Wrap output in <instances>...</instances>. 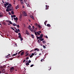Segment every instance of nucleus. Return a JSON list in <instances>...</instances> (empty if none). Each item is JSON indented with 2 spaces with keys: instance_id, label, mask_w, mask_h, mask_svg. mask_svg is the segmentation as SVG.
I'll use <instances>...</instances> for the list:
<instances>
[{
  "instance_id": "nucleus-54",
  "label": "nucleus",
  "mask_w": 74,
  "mask_h": 74,
  "mask_svg": "<svg viewBox=\"0 0 74 74\" xmlns=\"http://www.w3.org/2000/svg\"><path fill=\"white\" fill-rule=\"evenodd\" d=\"M22 8H25V7H24V5H22Z\"/></svg>"
},
{
  "instance_id": "nucleus-31",
  "label": "nucleus",
  "mask_w": 74,
  "mask_h": 74,
  "mask_svg": "<svg viewBox=\"0 0 74 74\" xmlns=\"http://www.w3.org/2000/svg\"><path fill=\"white\" fill-rule=\"evenodd\" d=\"M16 27H17L18 28H19L20 26L19 25H16Z\"/></svg>"
},
{
  "instance_id": "nucleus-58",
  "label": "nucleus",
  "mask_w": 74,
  "mask_h": 74,
  "mask_svg": "<svg viewBox=\"0 0 74 74\" xmlns=\"http://www.w3.org/2000/svg\"><path fill=\"white\" fill-rule=\"evenodd\" d=\"M25 60L24 59V60H23V62H25Z\"/></svg>"
},
{
  "instance_id": "nucleus-34",
  "label": "nucleus",
  "mask_w": 74,
  "mask_h": 74,
  "mask_svg": "<svg viewBox=\"0 0 74 74\" xmlns=\"http://www.w3.org/2000/svg\"><path fill=\"white\" fill-rule=\"evenodd\" d=\"M4 5L5 7L6 8L7 7H7V5L6 4H4Z\"/></svg>"
},
{
  "instance_id": "nucleus-28",
  "label": "nucleus",
  "mask_w": 74,
  "mask_h": 74,
  "mask_svg": "<svg viewBox=\"0 0 74 74\" xmlns=\"http://www.w3.org/2000/svg\"><path fill=\"white\" fill-rule=\"evenodd\" d=\"M16 31H18L19 32H20V31L19 30V29H16Z\"/></svg>"
},
{
  "instance_id": "nucleus-56",
  "label": "nucleus",
  "mask_w": 74,
  "mask_h": 74,
  "mask_svg": "<svg viewBox=\"0 0 74 74\" xmlns=\"http://www.w3.org/2000/svg\"><path fill=\"white\" fill-rule=\"evenodd\" d=\"M38 32L39 33H41V31H38Z\"/></svg>"
},
{
  "instance_id": "nucleus-43",
  "label": "nucleus",
  "mask_w": 74,
  "mask_h": 74,
  "mask_svg": "<svg viewBox=\"0 0 74 74\" xmlns=\"http://www.w3.org/2000/svg\"><path fill=\"white\" fill-rule=\"evenodd\" d=\"M15 32L17 33H18V31H15Z\"/></svg>"
},
{
  "instance_id": "nucleus-53",
  "label": "nucleus",
  "mask_w": 74,
  "mask_h": 74,
  "mask_svg": "<svg viewBox=\"0 0 74 74\" xmlns=\"http://www.w3.org/2000/svg\"><path fill=\"white\" fill-rule=\"evenodd\" d=\"M0 14H1V15H3V14L2 12H1L0 13Z\"/></svg>"
},
{
  "instance_id": "nucleus-9",
  "label": "nucleus",
  "mask_w": 74,
  "mask_h": 74,
  "mask_svg": "<svg viewBox=\"0 0 74 74\" xmlns=\"http://www.w3.org/2000/svg\"><path fill=\"white\" fill-rule=\"evenodd\" d=\"M24 51L22 52L21 53V54H20V55H21V56H22V55H23V54H24Z\"/></svg>"
},
{
  "instance_id": "nucleus-51",
  "label": "nucleus",
  "mask_w": 74,
  "mask_h": 74,
  "mask_svg": "<svg viewBox=\"0 0 74 74\" xmlns=\"http://www.w3.org/2000/svg\"><path fill=\"white\" fill-rule=\"evenodd\" d=\"M13 17H15L16 16L15 15H13Z\"/></svg>"
},
{
  "instance_id": "nucleus-52",
  "label": "nucleus",
  "mask_w": 74,
  "mask_h": 74,
  "mask_svg": "<svg viewBox=\"0 0 74 74\" xmlns=\"http://www.w3.org/2000/svg\"><path fill=\"white\" fill-rule=\"evenodd\" d=\"M6 57L7 58H9V56H6Z\"/></svg>"
},
{
  "instance_id": "nucleus-16",
  "label": "nucleus",
  "mask_w": 74,
  "mask_h": 74,
  "mask_svg": "<svg viewBox=\"0 0 74 74\" xmlns=\"http://www.w3.org/2000/svg\"><path fill=\"white\" fill-rule=\"evenodd\" d=\"M44 40V38L40 39V41H43Z\"/></svg>"
},
{
  "instance_id": "nucleus-17",
  "label": "nucleus",
  "mask_w": 74,
  "mask_h": 74,
  "mask_svg": "<svg viewBox=\"0 0 74 74\" xmlns=\"http://www.w3.org/2000/svg\"><path fill=\"white\" fill-rule=\"evenodd\" d=\"M35 34L36 35H37V36H38V34H37V32H34Z\"/></svg>"
},
{
  "instance_id": "nucleus-38",
  "label": "nucleus",
  "mask_w": 74,
  "mask_h": 74,
  "mask_svg": "<svg viewBox=\"0 0 74 74\" xmlns=\"http://www.w3.org/2000/svg\"><path fill=\"white\" fill-rule=\"evenodd\" d=\"M39 38L40 39H41L42 38V37L41 36H40L39 37Z\"/></svg>"
},
{
  "instance_id": "nucleus-47",
  "label": "nucleus",
  "mask_w": 74,
  "mask_h": 74,
  "mask_svg": "<svg viewBox=\"0 0 74 74\" xmlns=\"http://www.w3.org/2000/svg\"><path fill=\"white\" fill-rule=\"evenodd\" d=\"M34 28H35L34 26H32V29H34Z\"/></svg>"
},
{
  "instance_id": "nucleus-3",
  "label": "nucleus",
  "mask_w": 74,
  "mask_h": 74,
  "mask_svg": "<svg viewBox=\"0 0 74 74\" xmlns=\"http://www.w3.org/2000/svg\"><path fill=\"white\" fill-rule=\"evenodd\" d=\"M14 70V67H12L11 68H10V72L11 73H12V72H13V71Z\"/></svg>"
},
{
  "instance_id": "nucleus-62",
  "label": "nucleus",
  "mask_w": 74,
  "mask_h": 74,
  "mask_svg": "<svg viewBox=\"0 0 74 74\" xmlns=\"http://www.w3.org/2000/svg\"><path fill=\"white\" fill-rule=\"evenodd\" d=\"M44 24L46 26V23L45 22H44Z\"/></svg>"
},
{
  "instance_id": "nucleus-64",
  "label": "nucleus",
  "mask_w": 74,
  "mask_h": 74,
  "mask_svg": "<svg viewBox=\"0 0 74 74\" xmlns=\"http://www.w3.org/2000/svg\"><path fill=\"white\" fill-rule=\"evenodd\" d=\"M13 1H14V3H15L16 1H15V0H13Z\"/></svg>"
},
{
  "instance_id": "nucleus-61",
  "label": "nucleus",
  "mask_w": 74,
  "mask_h": 74,
  "mask_svg": "<svg viewBox=\"0 0 74 74\" xmlns=\"http://www.w3.org/2000/svg\"><path fill=\"white\" fill-rule=\"evenodd\" d=\"M13 59V58H11L10 59V60H12Z\"/></svg>"
},
{
  "instance_id": "nucleus-39",
  "label": "nucleus",
  "mask_w": 74,
  "mask_h": 74,
  "mask_svg": "<svg viewBox=\"0 0 74 74\" xmlns=\"http://www.w3.org/2000/svg\"><path fill=\"white\" fill-rule=\"evenodd\" d=\"M34 66V64H32L30 66V67H32L33 66Z\"/></svg>"
},
{
  "instance_id": "nucleus-59",
  "label": "nucleus",
  "mask_w": 74,
  "mask_h": 74,
  "mask_svg": "<svg viewBox=\"0 0 74 74\" xmlns=\"http://www.w3.org/2000/svg\"><path fill=\"white\" fill-rule=\"evenodd\" d=\"M11 17H12V18L13 17H14L12 15L11 16Z\"/></svg>"
},
{
  "instance_id": "nucleus-42",
  "label": "nucleus",
  "mask_w": 74,
  "mask_h": 74,
  "mask_svg": "<svg viewBox=\"0 0 74 74\" xmlns=\"http://www.w3.org/2000/svg\"><path fill=\"white\" fill-rule=\"evenodd\" d=\"M29 57H30V58H32L33 57V56H32V55L31 56H29Z\"/></svg>"
},
{
  "instance_id": "nucleus-26",
  "label": "nucleus",
  "mask_w": 74,
  "mask_h": 74,
  "mask_svg": "<svg viewBox=\"0 0 74 74\" xmlns=\"http://www.w3.org/2000/svg\"><path fill=\"white\" fill-rule=\"evenodd\" d=\"M29 59V57H27L25 59L26 60H27L28 59Z\"/></svg>"
},
{
  "instance_id": "nucleus-50",
  "label": "nucleus",
  "mask_w": 74,
  "mask_h": 74,
  "mask_svg": "<svg viewBox=\"0 0 74 74\" xmlns=\"http://www.w3.org/2000/svg\"><path fill=\"white\" fill-rule=\"evenodd\" d=\"M3 15L0 14V17H3Z\"/></svg>"
},
{
  "instance_id": "nucleus-32",
  "label": "nucleus",
  "mask_w": 74,
  "mask_h": 74,
  "mask_svg": "<svg viewBox=\"0 0 74 74\" xmlns=\"http://www.w3.org/2000/svg\"><path fill=\"white\" fill-rule=\"evenodd\" d=\"M3 24L5 25H6V24L5 22H4L3 23Z\"/></svg>"
},
{
  "instance_id": "nucleus-48",
  "label": "nucleus",
  "mask_w": 74,
  "mask_h": 74,
  "mask_svg": "<svg viewBox=\"0 0 74 74\" xmlns=\"http://www.w3.org/2000/svg\"><path fill=\"white\" fill-rule=\"evenodd\" d=\"M8 14H9V15H11V13L10 12H9L8 13Z\"/></svg>"
},
{
  "instance_id": "nucleus-4",
  "label": "nucleus",
  "mask_w": 74,
  "mask_h": 74,
  "mask_svg": "<svg viewBox=\"0 0 74 74\" xmlns=\"http://www.w3.org/2000/svg\"><path fill=\"white\" fill-rule=\"evenodd\" d=\"M23 15H24V16H27V14L25 12H24Z\"/></svg>"
},
{
  "instance_id": "nucleus-63",
  "label": "nucleus",
  "mask_w": 74,
  "mask_h": 74,
  "mask_svg": "<svg viewBox=\"0 0 74 74\" xmlns=\"http://www.w3.org/2000/svg\"><path fill=\"white\" fill-rule=\"evenodd\" d=\"M29 28H30V27H31V25H29Z\"/></svg>"
},
{
  "instance_id": "nucleus-20",
  "label": "nucleus",
  "mask_w": 74,
  "mask_h": 74,
  "mask_svg": "<svg viewBox=\"0 0 74 74\" xmlns=\"http://www.w3.org/2000/svg\"><path fill=\"white\" fill-rule=\"evenodd\" d=\"M47 27H51V25H50L49 24H48L47 25Z\"/></svg>"
},
{
  "instance_id": "nucleus-2",
  "label": "nucleus",
  "mask_w": 74,
  "mask_h": 74,
  "mask_svg": "<svg viewBox=\"0 0 74 74\" xmlns=\"http://www.w3.org/2000/svg\"><path fill=\"white\" fill-rule=\"evenodd\" d=\"M18 35L19 36H18V38H20V40L21 41H22V40H23V38H22L21 34L20 33H19L18 34Z\"/></svg>"
},
{
  "instance_id": "nucleus-21",
  "label": "nucleus",
  "mask_w": 74,
  "mask_h": 74,
  "mask_svg": "<svg viewBox=\"0 0 74 74\" xmlns=\"http://www.w3.org/2000/svg\"><path fill=\"white\" fill-rule=\"evenodd\" d=\"M26 66H28L29 65V63L28 62H27L26 63Z\"/></svg>"
},
{
  "instance_id": "nucleus-8",
  "label": "nucleus",
  "mask_w": 74,
  "mask_h": 74,
  "mask_svg": "<svg viewBox=\"0 0 74 74\" xmlns=\"http://www.w3.org/2000/svg\"><path fill=\"white\" fill-rule=\"evenodd\" d=\"M26 55L25 56H28L29 55V53H28L27 51L26 52Z\"/></svg>"
},
{
  "instance_id": "nucleus-15",
  "label": "nucleus",
  "mask_w": 74,
  "mask_h": 74,
  "mask_svg": "<svg viewBox=\"0 0 74 74\" xmlns=\"http://www.w3.org/2000/svg\"><path fill=\"white\" fill-rule=\"evenodd\" d=\"M18 54V53L17 52H16V53H15L13 55H12V56H16V55H17Z\"/></svg>"
},
{
  "instance_id": "nucleus-19",
  "label": "nucleus",
  "mask_w": 74,
  "mask_h": 74,
  "mask_svg": "<svg viewBox=\"0 0 74 74\" xmlns=\"http://www.w3.org/2000/svg\"><path fill=\"white\" fill-rule=\"evenodd\" d=\"M31 36H32V38L33 39H34V36L33 35V34H31Z\"/></svg>"
},
{
  "instance_id": "nucleus-6",
  "label": "nucleus",
  "mask_w": 74,
  "mask_h": 74,
  "mask_svg": "<svg viewBox=\"0 0 74 74\" xmlns=\"http://www.w3.org/2000/svg\"><path fill=\"white\" fill-rule=\"evenodd\" d=\"M22 14L20 15V16L19 17L20 21H22Z\"/></svg>"
},
{
  "instance_id": "nucleus-18",
  "label": "nucleus",
  "mask_w": 74,
  "mask_h": 74,
  "mask_svg": "<svg viewBox=\"0 0 74 74\" xmlns=\"http://www.w3.org/2000/svg\"><path fill=\"white\" fill-rule=\"evenodd\" d=\"M12 25L14 26H16L17 25L15 24V23H13L12 24Z\"/></svg>"
},
{
  "instance_id": "nucleus-1",
  "label": "nucleus",
  "mask_w": 74,
  "mask_h": 74,
  "mask_svg": "<svg viewBox=\"0 0 74 74\" xmlns=\"http://www.w3.org/2000/svg\"><path fill=\"white\" fill-rule=\"evenodd\" d=\"M13 10V7H11V8H9V9H6V11L7 12H9V11H10H10H11V10L12 11Z\"/></svg>"
},
{
  "instance_id": "nucleus-24",
  "label": "nucleus",
  "mask_w": 74,
  "mask_h": 74,
  "mask_svg": "<svg viewBox=\"0 0 74 74\" xmlns=\"http://www.w3.org/2000/svg\"><path fill=\"white\" fill-rule=\"evenodd\" d=\"M42 42H43V43H44V44L46 43V42L45 40H44V41H42Z\"/></svg>"
},
{
  "instance_id": "nucleus-37",
  "label": "nucleus",
  "mask_w": 74,
  "mask_h": 74,
  "mask_svg": "<svg viewBox=\"0 0 74 74\" xmlns=\"http://www.w3.org/2000/svg\"><path fill=\"white\" fill-rule=\"evenodd\" d=\"M45 9H46V10H47V5H46Z\"/></svg>"
},
{
  "instance_id": "nucleus-57",
  "label": "nucleus",
  "mask_w": 74,
  "mask_h": 74,
  "mask_svg": "<svg viewBox=\"0 0 74 74\" xmlns=\"http://www.w3.org/2000/svg\"><path fill=\"white\" fill-rule=\"evenodd\" d=\"M43 60H44L43 59H42V60H41V62H43Z\"/></svg>"
},
{
  "instance_id": "nucleus-36",
  "label": "nucleus",
  "mask_w": 74,
  "mask_h": 74,
  "mask_svg": "<svg viewBox=\"0 0 74 74\" xmlns=\"http://www.w3.org/2000/svg\"><path fill=\"white\" fill-rule=\"evenodd\" d=\"M5 69H3V70H2V71L4 72H5Z\"/></svg>"
},
{
  "instance_id": "nucleus-29",
  "label": "nucleus",
  "mask_w": 74,
  "mask_h": 74,
  "mask_svg": "<svg viewBox=\"0 0 74 74\" xmlns=\"http://www.w3.org/2000/svg\"><path fill=\"white\" fill-rule=\"evenodd\" d=\"M40 36L42 38L43 37V34H40Z\"/></svg>"
},
{
  "instance_id": "nucleus-14",
  "label": "nucleus",
  "mask_w": 74,
  "mask_h": 74,
  "mask_svg": "<svg viewBox=\"0 0 74 74\" xmlns=\"http://www.w3.org/2000/svg\"><path fill=\"white\" fill-rule=\"evenodd\" d=\"M18 8H19V6H18V5H17V6H16V10H17V9H18Z\"/></svg>"
},
{
  "instance_id": "nucleus-35",
  "label": "nucleus",
  "mask_w": 74,
  "mask_h": 74,
  "mask_svg": "<svg viewBox=\"0 0 74 74\" xmlns=\"http://www.w3.org/2000/svg\"><path fill=\"white\" fill-rule=\"evenodd\" d=\"M27 7H29V4H27Z\"/></svg>"
},
{
  "instance_id": "nucleus-44",
  "label": "nucleus",
  "mask_w": 74,
  "mask_h": 74,
  "mask_svg": "<svg viewBox=\"0 0 74 74\" xmlns=\"http://www.w3.org/2000/svg\"><path fill=\"white\" fill-rule=\"evenodd\" d=\"M9 6H10V7H12V5L11 4H9Z\"/></svg>"
},
{
  "instance_id": "nucleus-7",
  "label": "nucleus",
  "mask_w": 74,
  "mask_h": 74,
  "mask_svg": "<svg viewBox=\"0 0 74 74\" xmlns=\"http://www.w3.org/2000/svg\"><path fill=\"white\" fill-rule=\"evenodd\" d=\"M34 51H36L37 50V51H39V49H38L37 48H36V49H34Z\"/></svg>"
},
{
  "instance_id": "nucleus-45",
  "label": "nucleus",
  "mask_w": 74,
  "mask_h": 74,
  "mask_svg": "<svg viewBox=\"0 0 74 74\" xmlns=\"http://www.w3.org/2000/svg\"><path fill=\"white\" fill-rule=\"evenodd\" d=\"M43 48H44V49L46 48V47H45V46L44 45H43Z\"/></svg>"
},
{
  "instance_id": "nucleus-40",
  "label": "nucleus",
  "mask_w": 74,
  "mask_h": 74,
  "mask_svg": "<svg viewBox=\"0 0 74 74\" xmlns=\"http://www.w3.org/2000/svg\"><path fill=\"white\" fill-rule=\"evenodd\" d=\"M35 55V54L34 53H32V56H34Z\"/></svg>"
},
{
  "instance_id": "nucleus-11",
  "label": "nucleus",
  "mask_w": 74,
  "mask_h": 74,
  "mask_svg": "<svg viewBox=\"0 0 74 74\" xmlns=\"http://www.w3.org/2000/svg\"><path fill=\"white\" fill-rule=\"evenodd\" d=\"M30 18H32V19L33 20H34V18L33 16H30Z\"/></svg>"
},
{
  "instance_id": "nucleus-41",
  "label": "nucleus",
  "mask_w": 74,
  "mask_h": 74,
  "mask_svg": "<svg viewBox=\"0 0 74 74\" xmlns=\"http://www.w3.org/2000/svg\"><path fill=\"white\" fill-rule=\"evenodd\" d=\"M34 25L36 26H37L38 25V24L37 23H36L35 24H34Z\"/></svg>"
},
{
  "instance_id": "nucleus-27",
  "label": "nucleus",
  "mask_w": 74,
  "mask_h": 74,
  "mask_svg": "<svg viewBox=\"0 0 74 74\" xmlns=\"http://www.w3.org/2000/svg\"><path fill=\"white\" fill-rule=\"evenodd\" d=\"M5 4L6 5H8L9 4V2Z\"/></svg>"
},
{
  "instance_id": "nucleus-49",
  "label": "nucleus",
  "mask_w": 74,
  "mask_h": 74,
  "mask_svg": "<svg viewBox=\"0 0 74 74\" xmlns=\"http://www.w3.org/2000/svg\"><path fill=\"white\" fill-rule=\"evenodd\" d=\"M31 60H29V61H28V63H31Z\"/></svg>"
},
{
  "instance_id": "nucleus-60",
  "label": "nucleus",
  "mask_w": 74,
  "mask_h": 74,
  "mask_svg": "<svg viewBox=\"0 0 74 74\" xmlns=\"http://www.w3.org/2000/svg\"><path fill=\"white\" fill-rule=\"evenodd\" d=\"M34 51V49H32L31 51H30V52H31L32 51Z\"/></svg>"
},
{
  "instance_id": "nucleus-46",
  "label": "nucleus",
  "mask_w": 74,
  "mask_h": 74,
  "mask_svg": "<svg viewBox=\"0 0 74 74\" xmlns=\"http://www.w3.org/2000/svg\"><path fill=\"white\" fill-rule=\"evenodd\" d=\"M38 42H39V43H40V40H38Z\"/></svg>"
},
{
  "instance_id": "nucleus-25",
  "label": "nucleus",
  "mask_w": 74,
  "mask_h": 74,
  "mask_svg": "<svg viewBox=\"0 0 74 74\" xmlns=\"http://www.w3.org/2000/svg\"><path fill=\"white\" fill-rule=\"evenodd\" d=\"M11 13L12 15H14V11H12L11 12Z\"/></svg>"
},
{
  "instance_id": "nucleus-13",
  "label": "nucleus",
  "mask_w": 74,
  "mask_h": 74,
  "mask_svg": "<svg viewBox=\"0 0 74 74\" xmlns=\"http://www.w3.org/2000/svg\"><path fill=\"white\" fill-rule=\"evenodd\" d=\"M38 27L40 29H41L42 28V27L40 25H38Z\"/></svg>"
},
{
  "instance_id": "nucleus-33",
  "label": "nucleus",
  "mask_w": 74,
  "mask_h": 74,
  "mask_svg": "<svg viewBox=\"0 0 74 74\" xmlns=\"http://www.w3.org/2000/svg\"><path fill=\"white\" fill-rule=\"evenodd\" d=\"M9 23L10 24H12V23L11 22V21H10Z\"/></svg>"
},
{
  "instance_id": "nucleus-30",
  "label": "nucleus",
  "mask_w": 74,
  "mask_h": 74,
  "mask_svg": "<svg viewBox=\"0 0 74 74\" xmlns=\"http://www.w3.org/2000/svg\"><path fill=\"white\" fill-rule=\"evenodd\" d=\"M37 33L38 34V35H40V34L38 32H37Z\"/></svg>"
},
{
  "instance_id": "nucleus-12",
  "label": "nucleus",
  "mask_w": 74,
  "mask_h": 74,
  "mask_svg": "<svg viewBox=\"0 0 74 74\" xmlns=\"http://www.w3.org/2000/svg\"><path fill=\"white\" fill-rule=\"evenodd\" d=\"M30 30L32 32H35V31H34V30L33 31V30L31 28L30 29Z\"/></svg>"
},
{
  "instance_id": "nucleus-55",
  "label": "nucleus",
  "mask_w": 74,
  "mask_h": 74,
  "mask_svg": "<svg viewBox=\"0 0 74 74\" xmlns=\"http://www.w3.org/2000/svg\"><path fill=\"white\" fill-rule=\"evenodd\" d=\"M45 37H46V38H47V39L48 38V37L47 36H45Z\"/></svg>"
},
{
  "instance_id": "nucleus-5",
  "label": "nucleus",
  "mask_w": 74,
  "mask_h": 74,
  "mask_svg": "<svg viewBox=\"0 0 74 74\" xmlns=\"http://www.w3.org/2000/svg\"><path fill=\"white\" fill-rule=\"evenodd\" d=\"M13 18L16 21H17L18 20V18H17V17H16V18Z\"/></svg>"
},
{
  "instance_id": "nucleus-22",
  "label": "nucleus",
  "mask_w": 74,
  "mask_h": 74,
  "mask_svg": "<svg viewBox=\"0 0 74 74\" xmlns=\"http://www.w3.org/2000/svg\"><path fill=\"white\" fill-rule=\"evenodd\" d=\"M10 8V6L9 5H8L7 6V7H6V8L8 9H9Z\"/></svg>"
},
{
  "instance_id": "nucleus-10",
  "label": "nucleus",
  "mask_w": 74,
  "mask_h": 74,
  "mask_svg": "<svg viewBox=\"0 0 74 74\" xmlns=\"http://www.w3.org/2000/svg\"><path fill=\"white\" fill-rule=\"evenodd\" d=\"M21 1V4L22 5L23 4H24V2L23 1H22V0H20Z\"/></svg>"
},
{
  "instance_id": "nucleus-23",
  "label": "nucleus",
  "mask_w": 74,
  "mask_h": 74,
  "mask_svg": "<svg viewBox=\"0 0 74 74\" xmlns=\"http://www.w3.org/2000/svg\"><path fill=\"white\" fill-rule=\"evenodd\" d=\"M36 37H37V39L38 40L39 39V40H40V37H39L36 36Z\"/></svg>"
}]
</instances>
